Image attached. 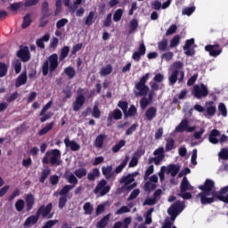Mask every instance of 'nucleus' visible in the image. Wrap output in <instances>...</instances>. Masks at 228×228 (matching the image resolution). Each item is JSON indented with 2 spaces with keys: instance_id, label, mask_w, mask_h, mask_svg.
Returning a JSON list of instances; mask_svg holds the SVG:
<instances>
[{
  "instance_id": "nucleus-41",
  "label": "nucleus",
  "mask_w": 228,
  "mask_h": 228,
  "mask_svg": "<svg viewBox=\"0 0 228 228\" xmlns=\"http://www.w3.org/2000/svg\"><path fill=\"white\" fill-rule=\"evenodd\" d=\"M181 43V36L175 35L170 41L169 47L171 49H174V47H177L179 44Z\"/></svg>"
},
{
  "instance_id": "nucleus-26",
  "label": "nucleus",
  "mask_w": 228,
  "mask_h": 228,
  "mask_svg": "<svg viewBox=\"0 0 228 228\" xmlns=\"http://www.w3.org/2000/svg\"><path fill=\"white\" fill-rule=\"evenodd\" d=\"M120 184H125V186H128L131 183H134V175L128 174L126 176H123L119 180Z\"/></svg>"
},
{
  "instance_id": "nucleus-8",
  "label": "nucleus",
  "mask_w": 228,
  "mask_h": 228,
  "mask_svg": "<svg viewBox=\"0 0 228 228\" xmlns=\"http://www.w3.org/2000/svg\"><path fill=\"white\" fill-rule=\"evenodd\" d=\"M192 94L196 99H202V97H208L209 95V90L204 84L196 85L193 86Z\"/></svg>"
},
{
  "instance_id": "nucleus-62",
  "label": "nucleus",
  "mask_w": 228,
  "mask_h": 228,
  "mask_svg": "<svg viewBox=\"0 0 228 228\" xmlns=\"http://www.w3.org/2000/svg\"><path fill=\"white\" fill-rule=\"evenodd\" d=\"M193 12H195V7H186L182 11L183 15H191V13H193Z\"/></svg>"
},
{
  "instance_id": "nucleus-5",
  "label": "nucleus",
  "mask_w": 228,
  "mask_h": 228,
  "mask_svg": "<svg viewBox=\"0 0 228 228\" xmlns=\"http://www.w3.org/2000/svg\"><path fill=\"white\" fill-rule=\"evenodd\" d=\"M111 191V186L108 185V181L102 179L94 190V195H99V197H104L108 195L109 191Z\"/></svg>"
},
{
  "instance_id": "nucleus-7",
  "label": "nucleus",
  "mask_w": 228,
  "mask_h": 228,
  "mask_svg": "<svg viewBox=\"0 0 228 228\" xmlns=\"http://www.w3.org/2000/svg\"><path fill=\"white\" fill-rule=\"evenodd\" d=\"M183 209H184V207L180 201H177L169 207L167 213L169 216H171V222L175 221V218H177V216L183 211Z\"/></svg>"
},
{
  "instance_id": "nucleus-22",
  "label": "nucleus",
  "mask_w": 228,
  "mask_h": 228,
  "mask_svg": "<svg viewBox=\"0 0 228 228\" xmlns=\"http://www.w3.org/2000/svg\"><path fill=\"white\" fill-rule=\"evenodd\" d=\"M220 131L216 130V129H213L211 130L209 135H208V142L210 143H213L214 145H216V143H218L219 140H218V136H220Z\"/></svg>"
},
{
  "instance_id": "nucleus-54",
  "label": "nucleus",
  "mask_w": 228,
  "mask_h": 228,
  "mask_svg": "<svg viewBox=\"0 0 228 228\" xmlns=\"http://www.w3.org/2000/svg\"><path fill=\"white\" fill-rule=\"evenodd\" d=\"M156 188V183H151V182H146L144 184V191H153Z\"/></svg>"
},
{
  "instance_id": "nucleus-35",
  "label": "nucleus",
  "mask_w": 228,
  "mask_h": 228,
  "mask_svg": "<svg viewBox=\"0 0 228 228\" xmlns=\"http://www.w3.org/2000/svg\"><path fill=\"white\" fill-rule=\"evenodd\" d=\"M110 222V215L104 216L96 224L97 228H105Z\"/></svg>"
},
{
  "instance_id": "nucleus-28",
  "label": "nucleus",
  "mask_w": 228,
  "mask_h": 228,
  "mask_svg": "<svg viewBox=\"0 0 228 228\" xmlns=\"http://www.w3.org/2000/svg\"><path fill=\"white\" fill-rule=\"evenodd\" d=\"M158 49L161 53H165V51H168V39L163 38L160 42H159Z\"/></svg>"
},
{
  "instance_id": "nucleus-61",
  "label": "nucleus",
  "mask_w": 228,
  "mask_h": 228,
  "mask_svg": "<svg viewBox=\"0 0 228 228\" xmlns=\"http://www.w3.org/2000/svg\"><path fill=\"white\" fill-rule=\"evenodd\" d=\"M138 195H140V189H135L131 192L127 200L128 201L134 200V199H136V197H138Z\"/></svg>"
},
{
  "instance_id": "nucleus-10",
  "label": "nucleus",
  "mask_w": 228,
  "mask_h": 228,
  "mask_svg": "<svg viewBox=\"0 0 228 228\" xmlns=\"http://www.w3.org/2000/svg\"><path fill=\"white\" fill-rule=\"evenodd\" d=\"M205 51L208 53L209 56H212V58H217V56H220L222 54V46H220L218 44L215 45H207L205 46Z\"/></svg>"
},
{
  "instance_id": "nucleus-51",
  "label": "nucleus",
  "mask_w": 228,
  "mask_h": 228,
  "mask_svg": "<svg viewBox=\"0 0 228 228\" xmlns=\"http://www.w3.org/2000/svg\"><path fill=\"white\" fill-rule=\"evenodd\" d=\"M125 146H126V141H125V140H120V141L118 142V144H116V145H114V146L112 147V152L117 153V152H118V151H120V149H121L122 147H125Z\"/></svg>"
},
{
  "instance_id": "nucleus-42",
  "label": "nucleus",
  "mask_w": 228,
  "mask_h": 228,
  "mask_svg": "<svg viewBox=\"0 0 228 228\" xmlns=\"http://www.w3.org/2000/svg\"><path fill=\"white\" fill-rule=\"evenodd\" d=\"M70 190H74V185L67 184L59 191V195H61V197H67V194Z\"/></svg>"
},
{
  "instance_id": "nucleus-2",
  "label": "nucleus",
  "mask_w": 228,
  "mask_h": 228,
  "mask_svg": "<svg viewBox=\"0 0 228 228\" xmlns=\"http://www.w3.org/2000/svg\"><path fill=\"white\" fill-rule=\"evenodd\" d=\"M43 165H49L51 163L53 167H60L61 165V151L58 149L46 151L42 159Z\"/></svg>"
},
{
  "instance_id": "nucleus-19",
  "label": "nucleus",
  "mask_w": 228,
  "mask_h": 228,
  "mask_svg": "<svg viewBox=\"0 0 228 228\" xmlns=\"http://www.w3.org/2000/svg\"><path fill=\"white\" fill-rule=\"evenodd\" d=\"M156 115H158V109L156 107H150L144 114L146 120L149 122H152L154 118H156Z\"/></svg>"
},
{
  "instance_id": "nucleus-48",
  "label": "nucleus",
  "mask_w": 228,
  "mask_h": 228,
  "mask_svg": "<svg viewBox=\"0 0 228 228\" xmlns=\"http://www.w3.org/2000/svg\"><path fill=\"white\" fill-rule=\"evenodd\" d=\"M8 74V65L4 62H0V77H4Z\"/></svg>"
},
{
  "instance_id": "nucleus-3",
  "label": "nucleus",
  "mask_w": 228,
  "mask_h": 228,
  "mask_svg": "<svg viewBox=\"0 0 228 228\" xmlns=\"http://www.w3.org/2000/svg\"><path fill=\"white\" fill-rule=\"evenodd\" d=\"M151 73H146L141 77L139 82L135 83L134 93L135 97H146L149 94V86H147V80L149 79Z\"/></svg>"
},
{
  "instance_id": "nucleus-31",
  "label": "nucleus",
  "mask_w": 228,
  "mask_h": 228,
  "mask_svg": "<svg viewBox=\"0 0 228 228\" xmlns=\"http://www.w3.org/2000/svg\"><path fill=\"white\" fill-rule=\"evenodd\" d=\"M69 53H70V47L65 45L61 50V54L59 56V61H63L67 56H69Z\"/></svg>"
},
{
  "instance_id": "nucleus-55",
  "label": "nucleus",
  "mask_w": 228,
  "mask_h": 228,
  "mask_svg": "<svg viewBox=\"0 0 228 228\" xmlns=\"http://www.w3.org/2000/svg\"><path fill=\"white\" fill-rule=\"evenodd\" d=\"M92 116L94 118H101V110H99V106L94 105L92 111Z\"/></svg>"
},
{
  "instance_id": "nucleus-14",
  "label": "nucleus",
  "mask_w": 228,
  "mask_h": 228,
  "mask_svg": "<svg viewBox=\"0 0 228 228\" xmlns=\"http://www.w3.org/2000/svg\"><path fill=\"white\" fill-rule=\"evenodd\" d=\"M64 144H65L67 149H70V151H72L73 152H77V151H79V149H81V145H79V143H77L74 140L70 141L69 136H67L64 139Z\"/></svg>"
},
{
  "instance_id": "nucleus-6",
  "label": "nucleus",
  "mask_w": 228,
  "mask_h": 228,
  "mask_svg": "<svg viewBox=\"0 0 228 228\" xmlns=\"http://www.w3.org/2000/svg\"><path fill=\"white\" fill-rule=\"evenodd\" d=\"M153 156L155 157H151L148 159V164L152 165L154 163L155 165H160L161 161L165 159V148L159 147L157 150L153 151Z\"/></svg>"
},
{
  "instance_id": "nucleus-39",
  "label": "nucleus",
  "mask_w": 228,
  "mask_h": 228,
  "mask_svg": "<svg viewBox=\"0 0 228 228\" xmlns=\"http://www.w3.org/2000/svg\"><path fill=\"white\" fill-rule=\"evenodd\" d=\"M65 179H67L68 183H69V184H71V186H74V188H76V185L77 184L78 181H77V177H76V175H74V174L66 175Z\"/></svg>"
},
{
  "instance_id": "nucleus-57",
  "label": "nucleus",
  "mask_w": 228,
  "mask_h": 228,
  "mask_svg": "<svg viewBox=\"0 0 228 228\" xmlns=\"http://www.w3.org/2000/svg\"><path fill=\"white\" fill-rule=\"evenodd\" d=\"M177 31V25H171L166 32V37H170V35H174Z\"/></svg>"
},
{
  "instance_id": "nucleus-53",
  "label": "nucleus",
  "mask_w": 228,
  "mask_h": 228,
  "mask_svg": "<svg viewBox=\"0 0 228 228\" xmlns=\"http://www.w3.org/2000/svg\"><path fill=\"white\" fill-rule=\"evenodd\" d=\"M20 70H22V62L20 61V60H16L14 61L15 74H20Z\"/></svg>"
},
{
  "instance_id": "nucleus-46",
  "label": "nucleus",
  "mask_w": 228,
  "mask_h": 228,
  "mask_svg": "<svg viewBox=\"0 0 228 228\" xmlns=\"http://www.w3.org/2000/svg\"><path fill=\"white\" fill-rule=\"evenodd\" d=\"M122 15H124V10L118 9L113 14V20L114 22H119V20L122 19Z\"/></svg>"
},
{
  "instance_id": "nucleus-18",
  "label": "nucleus",
  "mask_w": 228,
  "mask_h": 228,
  "mask_svg": "<svg viewBox=\"0 0 228 228\" xmlns=\"http://www.w3.org/2000/svg\"><path fill=\"white\" fill-rule=\"evenodd\" d=\"M122 118V111L119 109L114 110L107 118L108 124H111V120H120Z\"/></svg>"
},
{
  "instance_id": "nucleus-45",
  "label": "nucleus",
  "mask_w": 228,
  "mask_h": 228,
  "mask_svg": "<svg viewBox=\"0 0 228 228\" xmlns=\"http://www.w3.org/2000/svg\"><path fill=\"white\" fill-rule=\"evenodd\" d=\"M151 102H152L149 98L143 96L140 101V107L142 110H146Z\"/></svg>"
},
{
  "instance_id": "nucleus-36",
  "label": "nucleus",
  "mask_w": 228,
  "mask_h": 228,
  "mask_svg": "<svg viewBox=\"0 0 228 228\" xmlns=\"http://www.w3.org/2000/svg\"><path fill=\"white\" fill-rule=\"evenodd\" d=\"M136 113H138L136 107L134 105H131L130 108L126 110L124 116L126 117V118H127V117H134Z\"/></svg>"
},
{
  "instance_id": "nucleus-24",
  "label": "nucleus",
  "mask_w": 228,
  "mask_h": 228,
  "mask_svg": "<svg viewBox=\"0 0 228 228\" xmlns=\"http://www.w3.org/2000/svg\"><path fill=\"white\" fill-rule=\"evenodd\" d=\"M166 169L167 174H171V177H175V175L179 174V170H181V167L175 164H170Z\"/></svg>"
},
{
  "instance_id": "nucleus-23",
  "label": "nucleus",
  "mask_w": 228,
  "mask_h": 228,
  "mask_svg": "<svg viewBox=\"0 0 228 228\" xmlns=\"http://www.w3.org/2000/svg\"><path fill=\"white\" fill-rule=\"evenodd\" d=\"M38 220H40V217L36 214L35 216H29L24 222L23 225L24 227H31V225H35L37 224Z\"/></svg>"
},
{
  "instance_id": "nucleus-34",
  "label": "nucleus",
  "mask_w": 228,
  "mask_h": 228,
  "mask_svg": "<svg viewBox=\"0 0 228 228\" xmlns=\"http://www.w3.org/2000/svg\"><path fill=\"white\" fill-rule=\"evenodd\" d=\"M188 119H183L181 121V123L176 126V131L178 133H184L186 129L188 128Z\"/></svg>"
},
{
  "instance_id": "nucleus-63",
  "label": "nucleus",
  "mask_w": 228,
  "mask_h": 228,
  "mask_svg": "<svg viewBox=\"0 0 228 228\" xmlns=\"http://www.w3.org/2000/svg\"><path fill=\"white\" fill-rule=\"evenodd\" d=\"M56 224H58V220H49L45 224V225L42 228H52L54 227Z\"/></svg>"
},
{
  "instance_id": "nucleus-40",
  "label": "nucleus",
  "mask_w": 228,
  "mask_h": 228,
  "mask_svg": "<svg viewBox=\"0 0 228 228\" xmlns=\"http://www.w3.org/2000/svg\"><path fill=\"white\" fill-rule=\"evenodd\" d=\"M208 104H209V107L207 108V113L209 117H215L216 113V107L213 105L215 104V102H209Z\"/></svg>"
},
{
  "instance_id": "nucleus-30",
  "label": "nucleus",
  "mask_w": 228,
  "mask_h": 228,
  "mask_svg": "<svg viewBox=\"0 0 228 228\" xmlns=\"http://www.w3.org/2000/svg\"><path fill=\"white\" fill-rule=\"evenodd\" d=\"M95 177H101V171L97 167L94 168L93 172L87 175L88 181L94 182L95 181Z\"/></svg>"
},
{
  "instance_id": "nucleus-25",
  "label": "nucleus",
  "mask_w": 228,
  "mask_h": 228,
  "mask_svg": "<svg viewBox=\"0 0 228 228\" xmlns=\"http://www.w3.org/2000/svg\"><path fill=\"white\" fill-rule=\"evenodd\" d=\"M105 138H107L106 134H99L94 141V146H96L97 149H102Z\"/></svg>"
},
{
  "instance_id": "nucleus-4",
  "label": "nucleus",
  "mask_w": 228,
  "mask_h": 228,
  "mask_svg": "<svg viewBox=\"0 0 228 228\" xmlns=\"http://www.w3.org/2000/svg\"><path fill=\"white\" fill-rule=\"evenodd\" d=\"M60 62H58V53H53L49 56L48 61H45L42 66L43 76H47L50 72H54Z\"/></svg>"
},
{
  "instance_id": "nucleus-29",
  "label": "nucleus",
  "mask_w": 228,
  "mask_h": 228,
  "mask_svg": "<svg viewBox=\"0 0 228 228\" xmlns=\"http://www.w3.org/2000/svg\"><path fill=\"white\" fill-rule=\"evenodd\" d=\"M64 74H66L69 79H74L76 77V69L72 66L66 67L64 69Z\"/></svg>"
},
{
  "instance_id": "nucleus-33",
  "label": "nucleus",
  "mask_w": 228,
  "mask_h": 228,
  "mask_svg": "<svg viewBox=\"0 0 228 228\" xmlns=\"http://www.w3.org/2000/svg\"><path fill=\"white\" fill-rule=\"evenodd\" d=\"M53 127H54V122H50L46 124V126L38 132L39 136H44V134H47V133H49V131H51Z\"/></svg>"
},
{
  "instance_id": "nucleus-13",
  "label": "nucleus",
  "mask_w": 228,
  "mask_h": 228,
  "mask_svg": "<svg viewBox=\"0 0 228 228\" xmlns=\"http://www.w3.org/2000/svg\"><path fill=\"white\" fill-rule=\"evenodd\" d=\"M145 53H147V48L145 47L144 43H141L139 45V49L137 52H134L132 55V59L134 61H140L142 60V56H145Z\"/></svg>"
},
{
  "instance_id": "nucleus-9",
  "label": "nucleus",
  "mask_w": 228,
  "mask_h": 228,
  "mask_svg": "<svg viewBox=\"0 0 228 228\" xmlns=\"http://www.w3.org/2000/svg\"><path fill=\"white\" fill-rule=\"evenodd\" d=\"M83 92H85V89H79L77 91V95L73 102V111H79L85 106V94H81Z\"/></svg>"
},
{
  "instance_id": "nucleus-60",
  "label": "nucleus",
  "mask_w": 228,
  "mask_h": 228,
  "mask_svg": "<svg viewBox=\"0 0 228 228\" xmlns=\"http://www.w3.org/2000/svg\"><path fill=\"white\" fill-rule=\"evenodd\" d=\"M20 3H14L12 4L9 7H7V10H11V12H18L20 9Z\"/></svg>"
},
{
  "instance_id": "nucleus-43",
  "label": "nucleus",
  "mask_w": 228,
  "mask_h": 228,
  "mask_svg": "<svg viewBox=\"0 0 228 228\" xmlns=\"http://www.w3.org/2000/svg\"><path fill=\"white\" fill-rule=\"evenodd\" d=\"M175 141L174 140V138H169L167 140V143H166V151L169 152V151H172L173 149L175 148Z\"/></svg>"
},
{
  "instance_id": "nucleus-64",
  "label": "nucleus",
  "mask_w": 228,
  "mask_h": 228,
  "mask_svg": "<svg viewBox=\"0 0 228 228\" xmlns=\"http://www.w3.org/2000/svg\"><path fill=\"white\" fill-rule=\"evenodd\" d=\"M219 158L221 159H228V150L224 148L221 150V152H219Z\"/></svg>"
},
{
  "instance_id": "nucleus-16",
  "label": "nucleus",
  "mask_w": 228,
  "mask_h": 228,
  "mask_svg": "<svg viewBox=\"0 0 228 228\" xmlns=\"http://www.w3.org/2000/svg\"><path fill=\"white\" fill-rule=\"evenodd\" d=\"M102 172L107 181H110V179H113V177H115V171H113V166H108L107 167H102Z\"/></svg>"
},
{
  "instance_id": "nucleus-17",
  "label": "nucleus",
  "mask_w": 228,
  "mask_h": 228,
  "mask_svg": "<svg viewBox=\"0 0 228 228\" xmlns=\"http://www.w3.org/2000/svg\"><path fill=\"white\" fill-rule=\"evenodd\" d=\"M193 44H195L194 38H191L185 41L183 51H185L186 56H193V54H195V51L191 50V45H193Z\"/></svg>"
},
{
  "instance_id": "nucleus-27",
  "label": "nucleus",
  "mask_w": 228,
  "mask_h": 228,
  "mask_svg": "<svg viewBox=\"0 0 228 228\" xmlns=\"http://www.w3.org/2000/svg\"><path fill=\"white\" fill-rule=\"evenodd\" d=\"M32 22H33V20H31V14L27 13L23 17V22L21 24V29H26L27 28H29L31 26Z\"/></svg>"
},
{
  "instance_id": "nucleus-56",
  "label": "nucleus",
  "mask_w": 228,
  "mask_h": 228,
  "mask_svg": "<svg viewBox=\"0 0 228 228\" xmlns=\"http://www.w3.org/2000/svg\"><path fill=\"white\" fill-rule=\"evenodd\" d=\"M218 111L221 113L223 117H227V108L225 107V104H224L223 102L219 103Z\"/></svg>"
},
{
  "instance_id": "nucleus-12",
  "label": "nucleus",
  "mask_w": 228,
  "mask_h": 228,
  "mask_svg": "<svg viewBox=\"0 0 228 228\" xmlns=\"http://www.w3.org/2000/svg\"><path fill=\"white\" fill-rule=\"evenodd\" d=\"M51 211H53V203H49L46 206L42 205L39 207L36 214H37L39 217L41 216L43 218H46V216L47 218H51L53 216V215H51Z\"/></svg>"
},
{
  "instance_id": "nucleus-32",
  "label": "nucleus",
  "mask_w": 228,
  "mask_h": 228,
  "mask_svg": "<svg viewBox=\"0 0 228 228\" xmlns=\"http://www.w3.org/2000/svg\"><path fill=\"white\" fill-rule=\"evenodd\" d=\"M113 72V67L111 64H108L106 67H103L100 70V75L102 77L110 76Z\"/></svg>"
},
{
  "instance_id": "nucleus-44",
  "label": "nucleus",
  "mask_w": 228,
  "mask_h": 228,
  "mask_svg": "<svg viewBox=\"0 0 228 228\" xmlns=\"http://www.w3.org/2000/svg\"><path fill=\"white\" fill-rule=\"evenodd\" d=\"M83 209L85 211V215H92L94 211V205L90 202H86L84 204Z\"/></svg>"
},
{
  "instance_id": "nucleus-37",
  "label": "nucleus",
  "mask_w": 228,
  "mask_h": 228,
  "mask_svg": "<svg viewBox=\"0 0 228 228\" xmlns=\"http://www.w3.org/2000/svg\"><path fill=\"white\" fill-rule=\"evenodd\" d=\"M49 175H51V168L46 167L42 171L39 182L42 183H45V179H47Z\"/></svg>"
},
{
  "instance_id": "nucleus-38",
  "label": "nucleus",
  "mask_w": 228,
  "mask_h": 228,
  "mask_svg": "<svg viewBox=\"0 0 228 228\" xmlns=\"http://www.w3.org/2000/svg\"><path fill=\"white\" fill-rule=\"evenodd\" d=\"M74 175H76V177H77V179H83V177H86V168L80 167L78 169H76L74 171Z\"/></svg>"
},
{
  "instance_id": "nucleus-15",
  "label": "nucleus",
  "mask_w": 228,
  "mask_h": 228,
  "mask_svg": "<svg viewBox=\"0 0 228 228\" xmlns=\"http://www.w3.org/2000/svg\"><path fill=\"white\" fill-rule=\"evenodd\" d=\"M194 188L190 182L188 181V177L184 176L182 179L181 185H180V191L181 193H184V191H193Z\"/></svg>"
},
{
  "instance_id": "nucleus-20",
  "label": "nucleus",
  "mask_w": 228,
  "mask_h": 228,
  "mask_svg": "<svg viewBox=\"0 0 228 228\" xmlns=\"http://www.w3.org/2000/svg\"><path fill=\"white\" fill-rule=\"evenodd\" d=\"M26 211L29 212L35 206V196L32 193H28L25 197Z\"/></svg>"
},
{
  "instance_id": "nucleus-52",
  "label": "nucleus",
  "mask_w": 228,
  "mask_h": 228,
  "mask_svg": "<svg viewBox=\"0 0 228 228\" xmlns=\"http://www.w3.org/2000/svg\"><path fill=\"white\" fill-rule=\"evenodd\" d=\"M118 108L122 110L123 113L125 114L127 110V108H129V103L126 101H119L118 103Z\"/></svg>"
},
{
  "instance_id": "nucleus-50",
  "label": "nucleus",
  "mask_w": 228,
  "mask_h": 228,
  "mask_svg": "<svg viewBox=\"0 0 228 228\" xmlns=\"http://www.w3.org/2000/svg\"><path fill=\"white\" fill-rule=\"evenodd\" d=\"M94 15L95 13L93 11L89 12L88 16L86 18V21H85L86 26H92L94 24Z\"/></svg>"
},
{
  "instance_id": "nucleus-49",
  "label": "nucleus",
  "mask_w": 228,
  "mask_h": 228,
  "mask_svg": "<svg viewBox=\"0 0 228 228\" xmlns=\"http://www.w3.org/2000/svg\"><path fill=\"white\" fill-rule=\"evenodd\" d=\"M69 24V20L67 18H62L56 22L57 29H61V28H65Z\"/></svg>"
},
{
  "instance_id": "nucleus-11",
  "label": "nucleus",
  "mask_w": 228,
  "mask_h": 228,
  "mask_svg": "<svg viewBox=\"0 0 228 228\" xmlns=\"http://www.w3.org/2000/svg\"><path fill=\"white\" fill-rule=\"evenodd\" d=\"M17 58H20L23 63H27L31 60V53H29V47L20 46V50L16 53Z\"/></svg>"
},
{
  "instance_id": "nucleus-21",
  "label": "nucleus",
  "mask_w": 228,
  "mask_h": 228,
  "mask_svg": "<svg viewBox=\"0 0 228 228\" xmlns=\"http://www.w3.org/2000/svg\"><path fill=\"white\" fill-rule=\"evenodd\" d=\"M26 83H28V72L25 70L17 77L15 86L19 88L22 85H26Z\"/></svg>"
},
{
  "instance_id": "nucleus-58",
  "label": "nucleus",
  "mask_w": 228,
  "mask_h": 228,
  "mask_svg": "<svg viewBox=\"0 0 228 228\" xmlns=\"http://www.w3.org/2000/svg\"><path fill=\"white\" fill-rule=\"evenodd\" d=\"M67 205V196H61L59 199V209H63Z\"/></svg>"
},
{
  "instance_id": "nucleus-1",
  "label": "nucleus",
  "mask_w": 228,
  "mask_h": 228,
  "mask_svg": "<svg viewBox=\"0 0 228 228\" xmlns=\"http://www.w3.org/2000/svg\"><path fill=\"white\" fill-rule=\"evenodd\" d=\"M184 63L176 61L171 65V74L168 77L169 86H174L175 83H183L184 81Z\"/></svg>"
},
{
  "instance_id": "nucleus-47",
  "label": "nucleus",
  "mask_w": 228,
  "mask_h": 228,
  "mask_svg": "<svg viewBox=\"0 0 228 228\" xmlns=\"http://www.w3.org/2000/svg\"><path fill=\"white\" fill-rule=\"evenodd\" d=\"M25 202H24V200H18L16 202H15V209L16 211H18V213H20L23 211L24 209V206H25Z\"/></svg>"
},
{
  "instance_id": "nucleus-59",
  "label": "nucleus",
  "mask_w": 228,
  "mask_h": 228,
  "mask_svg": "<svg viewBox=\"0 0 228 228\" xmlns=\"http://www.w3.org/2000/svg\"><path fill=\"white\" fill-rule=\"evenodd\" d=\"M162 60H165L166 61H170L172 58H174V53L173 52H167L161 55Z\"/></svg>"
}]
</instances>
